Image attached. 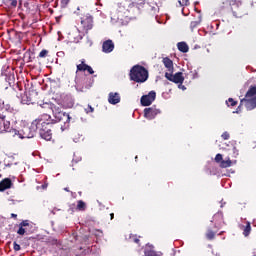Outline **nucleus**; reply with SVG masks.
<instances>
[{
	"mask_svg": "<svg viewBox=\"0 0 256 256\" xmlns=\"http://www.w3.org/2000/svg\"><path fill=\"white\" fill-rule=\"evenodd\" d=\"M41 107L42 109H50L56 121L64 122V129H68L71 121H73V118L67 112H63V110H61L71 109L73 107V101H69L68 103H59L58 105L53 103H44Z\"/></svg>",
	"mask_w": 256,
	"mask_h": 256,
	"instance_id": "obj_1",
	"label": "nucleus"
},
{
	"mask_svg": "<svg viewBox=\"0 0 256 256\" xmlns=\"http://www.w3.org/2000/svg\"><path fill=\"white\" fill-rule=\"evenodd\" d=\"M38 120H34L30 126H24L21 131L12 129L14 135H18L20 139H33L37 135Z\"/></svg>",
	"mask_w": 256,
	"mask_h": 256,
	"instance_id": "obj_2",
	"label": "nucleus"
},
{
	"mask_svg": "<svg viewBox=\"0 0 256 256\" xmlns=\"http://www.w3.org/2000/svg\"><path fill=\"white\" fill-rule=\"evenodd\" d=\"M130 79L135 83H145L149 79V71L141 65H135L130 71Z\"/></svg>",
	"mask_w": 256,
	"mask_h": 256,
	"instance_id": "obj_3",
	"label": "nucleus"
},
{
	"mask_svg": "<svg viewBox=\"0 0 256 256\" xmlns=\"http://www.w3.org/2000/svg\"><path fill=\"white\" fill-rule=\"evenodd\" d=\"M51 129H53V124L38 120L37 131H39L41 139L51 141L53 139V131Z\"/></svg>",
	"mask_w": 256,
	"mask_h": 256,
	"instance_id": "obj_4",
	"label": "nucleus"
},
{
	"mask_svg": "<svg viewBox=\"0 0 256 256\" xmlns=\"http://www.w3.org/2000/svg\"><path fill=\"white\" fill-rule=\"evenodd\" d=\"M239 155V150H237L236 147H232V149L229 150L228 156L226 157V160H222L220 163L221 169H227V167H231L233 165V161L231 159H237Z\"/></svg>",
	"mask_w": 256,
	"mask_h": 256,
	"instance_id": "obj_5",
	"label": "nucleus"
},
{
	"mask_svg": "<svg viewBox=\"0 0 256 256\" xmlns=\"http://www.w3.org/2000/svg\"><path fill=\"white\" fill-rule=\"evenodd\" d=\"M11 133L13 129H11V121L7 118V114L0 113V133L5 132Z\"/></svg>",
	"mask_w": 256,
	"mask_h": 256,
	"instance_id": "obj_6",
	"label": "nucleus"
},
{
	"mask_svg": "<svg viewBox=\"0 0 256 256\" xmlns=\"http://www.w3.org/2000/svg\"><path fill=\"white\" fill-rule=\"evenodd\" d=\"M166 79L171 81L172 83L183 85V81H185V77H183V72H177L173 75V72L165 73Z\"/></svg>",
	"mask_w": 256,
	"mask_h": 256,
	"instance_id": "obj_7",
	"label": "nucleus"
},
{
	"mask_svg": "<svg viewBox=\"0 0 256 256\" xmlns=\"http://www.w3.org/2000/svg\"><path fill=\"white\" fill-rule=\"evenodd\" d=\"M157 93L155 91H150L147 95H143L140 99L142 107H149L155 101Z\"/></svg>",
	"mask_w": 256,
	"mask_h": 256,
	"instance_id": "obj_8",
	"label": "nucleus"
},
{
	"mask_svg": "<svg viewBox=\"0 0 256 256\" xmlns=\"http://www.w3.org/2000/svg\"><path fill=\"white\" fill-rule=\"evenodd\" d=\"M81 25L85 33H89L93 29V16L86 15L81 18Z\"/></svg>",
	"mask_w": 256,
	"mask_h": 256,
	"instance_id": "obj_9",
	"label": "nucleus"
},
{
	"mask_svg": "<svg viewBox=\"0 0 256 256\" xmlns=\"http://www.w3.org/2000/svg\"><path fill=\"white\" fill-rule=\"evenodd\" d=\"M240 105H243L247 111H253L256 109V96L253 98L244 97L240 100Z\"/></svg>",
	"mask_w": 256,
	"mask_h": 256,
	"instance_id": "obj_10",
	"label": "nucleus"
},
{
	"mask_svg": "<svg viewBox=\"0 0 256 256\" xmlns=\"http://www.w3.org/2000/svg\"><path fill=\"white\" fill-rule=\"evenodd\" d=\"M160 113H161V110L157 109L155 106L144 109V117L146 119H149L150 121L152 119H155L157 115H160Z\"/></svg>",
	"mask_w": 256,
	"mask_h": 256,
	"instance_id": "obj_11",
	"label": "nucleus"
},
{
	"mask_svg": "<svg viewBox=\"0 0 256 256\" xmlns=\"http://www.w3.org/2000/svg\"><path fill=\"white\" fill-rule=\"evenodd\" d=\"M229 4L231 6V11L234 17H243V9H241V6H239V3H237V1L230 0Z\"/></svg>",
	"mask_w": 256,
	"mask_h": 256,
	"instance_id": "obj_12",
	"label": "nucleus"
},
{
	"mask_svg": "<svg viewBox=\"0 0 256 256\" xmlns=\"http://www.w3.org/2000/svg\"><path fill=\"white\" fill-rule=\"evenodd\" d=\"M150 13H158L159 12V0H147V10Z\"/></svg>",
	"mask_w": 256,
	"mask_h": 256,
	"instance_id": "obj_13",
	"label": "nucleus"
},
{
	"mask_svg": "<svg viewBox=\"0 0 256 256\" xmlns=\"http://www.w3.org/2000/svg\"><path fill=\"white\" fill-rule=\"evenodd\" d=\"M114 49H115V43H113V40L108 39L103 42L102 44L103 53H113Z\"/></svg>",
	"mask_w": 256,
	"mask_h": 256,
	"instance_id": "obj_14",
	"label": "nucleus"
},
{
	"mask_svg": "<svg viewBox=\"0 0 256 256\" xmlns=\"http://www.w3.org/2000/svg\"><path fill=\"white\" fill-rule=\"evenodd\" d=\"M108 103L110 105H117V103H121V96L117 92H110L108 94Z\"/></svg>",
	"mask_w": 256,
	"mask_h": 256,
	"instance_id": "obj_15",
	"label": "nucleus"
},
{
	"mask_svg": "<svg viewBox=\"0 0 256 256\" xmlns=\"http://www.w3.org/2000/svg\"><path fill=\"white\" fill-rule=\"evenodd\" d=\"M211 223H214L215 229H219V227H221V223H223V213L217 212L214 214Z\"/></svg>",
	"mask_w": 256,
	"mask_h": 256,
	"instance_id": "obj_16",
	"label": "nucleus"
},
{
	"mask_svg": "<svg viewBox=\"0 0 256 256\" xmlns=\"http://www.w3.org/2000/svg\"><path fill=\"white\" fill-rule=\"evenodd\" d=\"M132 7H136L138 11H147V0H139L138 2H132Z\"/></svg>",
	"mask_w": 256,
	"mask_h": 256,
	"instance_id": "obj_17",
	"label": "nucleus"
},
{
	"mask_svg": "<svg viewBox=\"0 0 256 256\" xmlns=\"http://www.w3.org/2000/svg\"><path fill=\"white\" fill-rule=\"evenodd\" d=\"M13 185V182L9 179H3L0 182V191H7V189H11V186Z\"/></svg>",
	"mask_w": 256,
	"mask_h": 256,
	"instance_id": "obj_18",
	"label": "nucleus"
},
{
	"mask_svg": "<svg viewBox=\"0 0 256 256\" xmlns=\"http://www.w3.org/2000/svg\"><path fill=\"white\" fill-rule=\"evenodd\" d=\"M162 63L164 64V67L168 69L169 73H173V60H171L169 57H165L163 58Z\"/></svg>",
	"mask_w": 256,
	"mask_h": 256,
	"instance_id": "obj_19",
	"label": "nucleus"
},
{
	"mask_svg": "<svg viewBox=\"0 0 256 256\" xmlns=\"http://www.w3.org/2000/svg\"><path fill=\"white\" fill-rule=\"evenodd\" d=\"M177 47H178V50L181 53H188L189 52V45H187L185 42H178Z\"/></svg>",
	"mask_w": 256,
	"mask_h": 256,
	"instance_id": "obj_20",
	"label": "nucleus"
},
{
	"mask_svg": "<svg viewBox=\"0 0 256 256\" xmlns=\"http://www.w3.org/2000/svg\"><path fill=\"white\" fill-rule=\"evenodd\" d=\"M116 11L120 17H123V15H126L127 11L129 10L125 8V5L123 3H121L118 5V8L116 9Z\"/></svg>",
	"mask_w": 256,
	"mask_h": 256,
	"instance_id": "obj_21",
	"label": "nucleus"
},
{
	"mask_svg": "<svg viewBox=\"0 0 256 256\" xmlns=\"http://www.w3.org/2000/svg\"><path fill=\"white\" fill-rule=\"evenodd\" d=\"M245 97H247V99L256 97V85L250 86V88L248 89V91L245 94Z\"/></svg>",
	"mask_w": 256,
	"mask_h": 256,
	"instance_id": "obj_22",
	"label": "nucleus"
},
{
	"mask_svg": "<svg viewBox=\"0 0 256 256\" xmlns=\"http://www.w3.org/2000/svg\"><path fill=\"white\" fill-rule=\"evenodd\" d=\"M157 252H155V250H153V246H147L144 250V255L145 256H153L155 255Z\"/></svg>",
	"mask_w": 256,
	"mask_h": 256,
	"instance_id": "obj_23",
	"label": "nucleus"
},
{
	"mask_svg": "<svg viewBox=\"0 0 256 256\" xmlns=\"http://www.w3.org/2000/svg\"><path fill=\"white\" fill-rule=\"evenodd\" d=\"M216 231H212L211 229H208L206 232V239H208V241H213V239H215V235H216Z\"/></svg>",
	"mask_w": 256,
	"mask_h": 256,
	"instance_id": "obj_24",
	"label": "nucleus"
},
{
	"mask_svg": "<svg viewBox=\"0 0 256 256\" xmlns=\"http://www.w3.org/2000/svg\"><path fill=\"white\" fill-rule=\"evenodd\" d=\"M76 209H77L78 211H85V210L87 209V204H85V202H83V200H79V201L77 202V207H76Z\"/></svg>",
	"mask_w": 256,
	"mask_h": 256,
	"instance_id": "obj_25",
	"label": "nucleus"
},
{
	"mask_svg": "<svg viewBox=\"0 0 256 256\" xmlns=\"http://www.w3.org/2000/svg\"><path fill=\"white\" fill-rule=\"evenodd\" d=\"M87 64L85 63V60L81 61V64L77 65V72L79 71H87Z\"/></svg>",
	"mask_w": 256,
	"mask_h": 256,
	"instance_id": "obj_26",
	"label": "nucleus"
},
{
	"mask_svg": "<svg viewBox=\"0 0 256 256\" xmlns=\"http://www.w3.org/2000/svg\"><path fill=\"white\" fill-rule=\"evenodd\" d=\"M82 243L84 244V245H91V236L90 235H84L83 237H82Z\"/></svg>",
	"mask_w": 256,
	"mask_h": 256,
	"instance_id": "obj_27",
	"label": "nucleus"
},
{
	"mask_svg": "<svg viewBox=\"0 0 256 256\" xmlns=\"http://www.w3.org/2000/svg\"><path fill=\"white\" fill-rule=\"evenodd\" d=\"M249 233H251V223L247 222L245 228H244V232L243 235L245 237H248Z\"/></svg>",
	"mask_w": 256,
	"mask_h": 256,
	"instance_id": "obj_28",
	"label": "nucleus"
},
{
	"mask_svg": "<svg viewBox=\"0 0 256 256\" xmlns=\"http://www.w3.org/2000/svg\"><path fill=\"white\" fill-rule=\"evenodd\" d=\"M130 241H132V243H136V245H141V240H139V237L135 234L130 235Z\"/></svg>",
	"mask_w": 256,
	"mask_h": 256,
	"instance_id": "obj_29",
	"label": "nucleus"
},
{
	"mask_svg": "<svg viewBox=\"0 0 256 256\" xmlns=\"http://www.w3.org/2000/svg\"><path fill=\"white\" fill-rule=\"evenodd\" d=\"M21 103H23V105H31V103H33V100H31V98H29L28 96H23Z\"/></svg>",
	"mask_w": 256,
	"mask_h": 256,
	"instance_id": "obj_30",
	"label": "nucleus"
},
{
	"mask_svg": "<svg viewBox=\"0 0 256 256\" xmlns=\"http://www.w3.org/2000/svg\"><path fill=\"white\" fill-rule=\"evenodd\" d=\"M226 104L228 105V107H235V105H237V101H235L233 98H229L226 101Z\"/></svg>",
	"mask_w": 256,
	"mask_h": 256,
	"instance_id": "obj_31",
	"label": "nucleus"
},
{
	"mask_svg": "<svg viewBox=\"0 0 256 256\" xmlns=\"http://www.w3.org/2000/svg\"><path fill=\"white\" fill-rule=\"evenodd\" d=\"M84 81L87 83V82H89L90 84H88V85H85V89H89L90 87H92V85H93V78H87V77H85L84 78Z\"/></svg>",
	"mask_w": 256,
	"mask_h": 256,
	"instance_id": "obj_32",
	"label": "nucleus"
},
{
	"mask_svg": "<svg viewBox=\"0 0 256 256\" xmlns=\"http://www.w3.org/2000/svg\"><path fill=\"white\" fill-rule=\"evenodd\" d=\"M47 55H49V51L48 50H45L43 49L40 53H39V56L41 59L47 57Z\"/></svg>",
	"mask_w": 256,
	"mask_h": 256,
	"instance_id": "obj_33",
	"label": "nucleus"
},
{
	"mask_svg": "<svg viewBox=\"0 0 256 256\" xmlns=\"http://www.w3.org/2000/svg\"><path fill=\"white\" fill-rule=\"evenodd\" d=\"M215 161H216V163H219V165H221V161H223V155L222 154H217L215 156Z\"/></svg>",
	"mask_w": 256,
	"mask_h": 256,
	"instance_id": "obj_34",
	"label": "nucleus"
},
{
	"mask_svg": "<svg viewBox=\"0 0 256 256\" xmlns=\"http://www.w3.org/2000/svg\"><path fill=\"white\" fill-rule=\"evenodd\" d=\"M200 24H201V21H192L190 23V29H195V27H197Z\"/></svg>",
	"mask_w": 256,
	"mask_h": 256,
	"instance_id": "obj_35",
	"label": "nucleus"
},
{
	"mask_svg": "<svg viewBox=\"0 0 256 256\" xmlns=\"http://www.w3.org/2000/svg\"><path fill=\"white\" fill-rule=\"evenodd\" d=\"M4 108L6 109V111H10V113H15V111H17V109L11 107L9 104H7L6 106L4 105Z\"/></svg>",
	"mask_w": 256,
	"mask_h": 256,
	"instance_id": "obj_36",
	"label": "nucleus"
},
{
	"mask_svg": "<svg viewBox=\"0 0 256 256\" xmlns=\"http://www.w3.org/2000/svg\"><path fill=\"white\" fill-rule=\"evenodd\" d=\"M93 235L96 236V239H99V237H103V231L101 230H95Z\"/></svg>",
	"mask_w": 256,
	"mask_h": 256,
	"instance_id": "obj_37",
	"label": "nucleus"
},
{
	"mask_svg": "<svg viewBox=\"0 0 256 256\" xmlns=\"http://www.w3.org/2000/svg\"><path fill=\"white\" fill-rule=\"evenodd\" d=\"M25 233H26L25 228L23 226H19L17 234L18 235H25Z\"/></svg>",
	"mask_w": 256,
	"mask_h": 256,
	"instance_id": "obj_38",
	"label": "nucleus"
},
{
	"mask_svg": "<svg viewBox=\"0 0 256 256\" xmlns=\"http://www.w3.org/2000/svg\"><path fill=\"white\" fill-rule=\"evenodd\" d=\"M19 227H29V220H24L19 224Z\"/></svg>",
	"mask_w": 256,
	"mask_h": 256,
	"instance_id": "obj_39",
	"label": "nucleus"
},
{
	"mask_svg": "<svg viewBox=\"0 0 256 256\" xmlns=\"http://www.w3.org/2000/svg\"><path fill=\"white\" fill-rule=\"evenodd\" d=\"M70 0H61V7L65 9L69 5Z\"/></svg>",
	"mask_w": 256,
	"mask_h": 256,
	"instance_id": "obj_40",
	"label": "nucleus"
},
{
	"mask_svg": "<svg viewBox=\"0 0 256 256\" xmlns=\"http://www.w3.org/2000/svg\"><path fill=\"white\" fill-rule=\"evenodd\" d=\"M13 249L14 251H21V245L17 244L16 242H13Z\"/></svg>",
	"mask_w": 256,
	"mask_h": 256,
	"instance_id": "obj_41",
	"label": "nucleus"
},
{
	"mask_svg": "<svg viewBox=\"0 0 256 256\" xmlns=\"http://www.w3.org/2000/svg\"><path fill=\"white\" fill-rule=\"evenodd\" d=\"M86 113H93L95 111V108L92 107L91 105H88L87 108L85 109Z\"/></svg>",
	"mask_w": 256,
	"mask_h": 256,
	"instance_id": "obj_42",
	"label": "nucleus"
},
{
	"mask_svg": "<svg viewBox=\"0 0 256 256\" xmlns=\"http://www.w3.org/2000/svg\"><path fill=\"white\" fill-rule=\"evenodd\" d=\"M222 139H224V141H227L230 137L229 135V132H224L222 135H221Z\"/></svg>",
	"mask_w": 256,
	"mask_h": 256,
	"instance_id": "obj_43",
	"label": "nucleus"
},
{
	"mask_svg": "<svg viewBox=\"0 0 256 256\" xmlns=\"http://www.w3.org/2000/svg\"><path fill=\"white\" fill-rule=\"evenodd\" d=\"M180 5L183 7V6H187L189 5V0H182V1H179Z\"/></svg>",
	"mask_w": 256,
	"mask_h": 256,
	"instance_id": "obj_44",
	"label": "nucleus"
},
{
	"mask_svg": "<svg viewBox=\"0 0 256 256\" xmlns=\"http://www.w3.org/2000/svg\"><path fill=\"white\" fill-rule=\"evenodd\" d=\"M86 71H88L90 75H93V73H95V71H93V68L89 65L86 67Z\"/></svg>",
	"mask_w": 256,
	"mask_h": 256,
	"instance_id": "obj_45",
	"label": "nucleus"
},
{
	"mask_svg": "<svg viewBox=\"0 0 256 256\" xmlns=\"http://www.w3.org/2000/svg\"><path fill=\"white\" fill-rule=\"evenodd\" d=\"M10 6L13 8L17 7V0H10Z\"/></svg>",
	"mask_w": 256,
	"mask_h": 256,
	"instance_id": "obj_46",
	"label": "nucleus"
},
{
	"mask_svg": "<svg viewBox=\"0 0 256 256\" xmlns=\"http://www.w3.org/2000/svg\"><path fill=\"white\" fill-rule=\"evenodd\" d=\"M241 107H243V105H239L236 109V111H234V113H241Z\"/></svg>",
	"mask_w": 256,
	"mask_h": 256,
	"instance_id": "obj_47",
	"label": "nucleus"
},
{
	"mask_svg": "<svg viewBox=\"0 0 256 256\" xmlns=\"http://www.w3.org/2000/svg\"><path fill=\"white\" fill-rule=\"evenodd\" d=\"M110 219H111V220L115 219V214H114V213H111V214H110Z\"/></svg>",
	"mask_w": 256,
	"mask_h": 256,
	"instance_id": "obj_48",
	"label": "nucleus"
},
{
	"mask_svg": "<svg viewBox=\"0 0 256 256\" xmlns=\"http://www.w3.org/2000/svg\"><path fill=\"white\" fill-rule=\"evenodd\" d=\"M11 217H13V219H17V214H11Z\"/></svg>",
	"mask_w": 256,
	"mask_h": 256,
	"instance_id": "obj_49",
	"label": "nucleus"
},
{
	"mask_svg": "<svg viewBox=\"0 0 256 256\" xmlns=\"http://www.w3.org/2000/svg\"><path fill=\"white\" fill-rule=\"evenodd\" d=\"M179 87H181V89H185V86H183V85H181V84L179 85Z\"/></svg>",
	"mask_w": 256,
	"mask_h": 256,
	"instance_id": "obj_50",
	"label": "nucleus"
},
{
	"mask_svg": "<svg viewBox=\"0 0 256 256\" xmlns=\"http://www.w3.org/2000/svg\"><path fill=\"white\" fill-rule=\"evenodd\" d=\"M64 191H67L69 193V188H64Z\"/></svg>",
	"mask_w": 256,
	"mask_h": 256,
	"instance_id": "obj_51",
	"label": "nucleus"
},
{
	"mask_svg": "<svg viewBox=\"0 0 256 256\" xmlns=\"http://www.w3.org/2000/svg\"><path fill=\"white\" fill-rule=\"evenodd\" d=\"M195 5H199V2H195Z\"/></svg>",
	"mask_w": 256,
	"mask_h": 256,
	"instance_id": "obj_52",
	"label": "nucleus"
},
{
	"mask_svg": "<svg viewBox=\"0 0 256 256\" xmlns=\"http://www.w3.org/2000/svg\"><path fill=\"white\" fill-rule=\"evenodd\" d=\"M76 85H79V82L76 81Z\"/></svg>",
	"mask_w": 256,
	"mask_h": 256,
	"instance_id": "obj_53",
	"label": "nucleus"
}]
</instances>
